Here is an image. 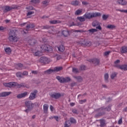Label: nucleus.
Here are the masks:
<instances>
[{"label":"nucleus","instance_id":"f257e3e1","mask_svg":"<svg viewBox=\"0 0 127 127\" xmlns=\"http://www.w3.org/2000/svg\"><path fill=\"white\" fill-rule=\"evenodd\" d=\"M41 52L33 50L32 52L34 56H41L42 53L44 52H52L53 51V48L49 45H43L41 46Z\"/></svg>","mask_w":127,"mask_h":127},{"label":"nucleus","instance_id":"f03ea898","mask_svg":"<svg viewBox=\"0 0 127 127\" xmlns=\"http://www.w3.org/2000/svg\"><path fill=\"white\" fill-rule=\"evenodd\" d=\"M8 39L10 42H16L18 41V38L16 36L15 32L13 30H11L9 33Z\"/></svg>","mask_w":127,"mask_h":127},{"label":"nucleus","instance_id":"7ed1b4c3","mask_svg":"<svg viewBox=\"0 0 127 127\" xmlns=\"http://www.w3.org/2000/svg\"><path fill=\"white\" fill-rule=\"evenodd\" d=\"M3 85L5 86V87H9V88H11V87H15V86H17L18 88H21V87H25V83H21L18 84L16 82H12L9 83H4Z\"/></svg>","mask_w":127,"mask_h":127},{"label":"nucleus","instance_id":"20e7f679","mask_svg":"<svg viewBox=\"0 0 127 127\" xmlns=\"http://www.w3.org/2000/svg\"><path fill=\"white\" fill-rule=\"evenodd\" d=\"M84 17L85 18L87 19H91V18H93V17H97L98 16H101L102 14L99 12H95V13H85L84 15Z\"/></svg>","mask_w":127,"mask_h":127},{"label":"nucleus","instance_id":"39448f33","mask_svg":"<svg viewBox=\"0 0 127 127\" xmlns=\"http://www.w3.org/2000/svg\"><path fill=\"white\" fill-rule=\"evenodd\" d=\"M56 78L60 83H68V82H70V81H71V78L69 77L64 78L57 76Z\"/></svg>","mask_w":127,"mask_h":127},{"label":"nucleus","instance_id":"423d86ee","mask_svg":"<svg viewBox=\"0 0 127 127\" xmlns=\"http://www.w3.org/2000/svg\"><path fill=\"white\" fill-rule=\"evenodd\" d=\"M63 70V67L62 66H57L54 67V69H48L46 72L48 73V74H51V73H53V72H59V71H61Z\"/></svg>","mask_w":127,"mask_h":127},{"label":"nucleus","instance_id":"0eeeda50","mask_svg":"<svg viewBox=\"0 0 127 127\" xmlns=\"http://www.w3.org/2000/svg\"><path fill=\"white\" fill-rule=\"evenodd\" d=\"M25 105L26 106L28 109L25 110V112L26 113H28V111H30V110H32V108L33 106V104L31 103L30 101H26L25 102Z\"/></svg>","mask_w":127,"mask_h":127},{"label":"nucleus","instance_id":"6e6552de","mask_svg":"<svg viewBox=\"0 0 127 127\" xmlns=\"http://www.w3.org/2000/svg\"><path fill=\"white\" fill-rule=\"evenodd\" d=\"M40 62H41V63H44V64H48L50 61H49L48 58L43 57L40 59Z\"/></svg>","mask_w":127,"mask_h":127},{"label":"nucleus","instance_id":"1a4fd4ad","mask_svg":"<svg viewBox=\"0 0 127 127\" xmlns=\"http://www.w3.org/2000/svg\"><path fill=\"white\" fill-rule=\"evenodd\" d=\"M37 94V90H35L33 92L31 93L30 95L29 98L30 100H34L36 98V95Z\"/></svg>","mask_w":127,"mask_h":127},{"label":"nucleus","instance_id":"9d476101","mask_svg":"<svg viewBox=\"0 0 127 127\" xmlns=\"http://www.w3.org/2000/svg\"><path fill=\"white\" fill-rule=\"evenodd\" d=\"M35 26L34 24H31L30 25H27L26 26V29L24 30V33L26 34L27 33V32L26 31H28L29 30H30V28H34Z\"/></svg>","mask_w":127,"mask_h":127},{"label":"nucleus","instance_id":"9b49d317","mask_svg":"<svg viewBox=\"0 0 127 127\" xmlns=\"http://www.w3.org/2000/svg\"><path fill=\"white\" fill-rule=\"evenodd\" d=\"M28 92H24L23 93H21L17 95V99H21L22 98H24V97H26L28 95Z\"/></svg>","mask_w":127,"mask_h":127},{"label":"nucleus","instance_id":"f8f14e48","mask_svg":"<svg viewBox=\"0 0 127 127\" xmlns=\"http://www.w3.org/2000/svg\"><path fill=\"white\" fill-rule=\"evenodd\" d=\"M90 62H92L95 66L97 65H99L100 64V60L97 59H93L92 60H90Z\"/></svg>","mask_w":127,"mask_h":127},{"label":"nucleus","instance_id":"ddd939ff","mask_svg":"<svg viewBox=\"0 0 127 127\" xmlns=\"http://www.w3.org/2000/svg\"><path fill=\"white\" fill-rule=\"evenodd\" d=\"M117 68H118V69H121V70H123L124 71H127V65L124 64V65H117Z\"/></svg>","mask_w":127,"mask_h":127},{"label":"nucleus","instance_id":"4468645a","mask_svg":"<svg viewBox=\"0 0 127 127\" xmlns=\"http://www.w3.org/2000/svg\"><path fill=\"white\" fill-rule=\"evenodd\" d=\"M51 97L52 98H54V99H59V98L61 97V94L60 93H55L52 94Z\"/></svg>","mask_w":127,"mask_h":127},{"label":"nucleus","instance_id":"2eb2a0df","mask_svg":"<svg viewBox=\"0 0 127 127\" xmlns=\"http://www.w3.org/2000/svg\"><path fill=\"white\" fill-rule=\"evenodd\" d=\"M11 94V92H4L0 93V97H7V96H9Z\"/></svg>","mask_w":127,"mask_h":127},{"label":"nucleus","instance_id":"dca6fc26","mask_svg":"<svg viewBox=\"0 0 127 127\" xmlns=\"http://www.w3.org/2000/svg\"><path fill=\"white\" fill-rule=\"evenodd\" d=\"M97 111L100 113H99V116H103L105 115V109L104 107H101L97 110Z\"/></svg>","mask_w":127,"mask_h":127},{"label":"nucleus","instance_id":"f3484780","mask_svg":"<svg viewBox=\"0 0 127 127\" xmlns=\"http://www.w3.org/2000/svg\"><path fill=\"white\" fill-rule=\"evenodd\" d=\"M117 3L121 5H126L127 3V1L126 0H118Z\"/></svg>","mask_w":127,"mask_h":127},{"label":"nucleus","instance_id":"a211bd4d","mask_svg":"<svg viewBox=\"0 0 127 127\" xmlns=\"http://www.w3.org/2000/svg\"><path fill=\"white\" fill-rule=\"evenodd\" d=\"M4 8V12H7V11H9L10 10H11V9H13L14 8L12 6H5Z\"/></svg>","mask_w":127,"mask_h":127},{"label":"nucleus","instance_id":"6ab92c4d","mask_svg":"<svg viewBox=\"0 0 127 127\" xmlns=\"http://www.w3.org/2000/svg\"><path fill=\"white\" fill-rule=\"evenodd\" d=\"M57 48L60 52H64V50H65V47L63 45L58 46Z\"/></svg>","mask_w":127,"mask_h":127},{"label":"nucleus","instance_id":"aec40b11","mask_svg":"<svg viewBox=\"0 0 127 127\" xmlns=\"http://www.w3.org/2000/svg\"><path fill=\"white\" fill-rule=\"evenodd\" d=\"M48 108H49V106L48 104H44L43 106V110L44 113L45 114H47V112H48Z\"/></svg>","mask_w":127,"mask_h":127},{"label":"nucleus","instance_id":"412c9836","mask_svg":"<svg viewBox=\"0 0 127 127\" xmlns=\"http://www.w3.org/2000/svg\"><path fill=\"white\" fill-rule=\"evenodd\" d=\"M121 53H127V46H123L121 49Z\"/></svg>","mask_w":127,"mask_h":127},{"label":"nucleus","instance_id":"4be33fe9","mask_svg":"<svg viewBox=\"0 0 127 127\" xmlns=\"http://www.w3.org/2000/svg\"><path fill=\"white\" fill-rule=\"evenodd\" d=\"M51 24H56L57 23H61V21L59 20H53L50 21Z\"/></svg>","mask_w":127,"mask_h":127},{"label":"nucleus","instance_id":"5701e85b","mask_svg":"<svg viewBox=\"0 0 127 127\" xmlns=\"http://www.w3.org/2000/svg\"><path fill=\"white\" fill-rule=\"evenodd\" d=\"M63 35H64L65 37H67L69 35V32L67 30H64L62 31Z\"/></svg>","mask_w":127,"mask_h":127},{"label":"nucleus","instance_id":"b1692460","mask_svg":"<svg viewBox=\"0 0 127 127\" xmlns=\"http://www.w3.org/2000/svg\"><path fill=\"white\" fill-rule=\"evenodd\" d=\"M82 12H83V9H78L75 12V15H80V14H81Z\"/></svg>","mask_w":127,"mask_h":127},{"label":"nucleus","instance_id":"393cba45","mask_svg":"<svg viewBox=\"0 0 127 127\" xmlns=\"http://www.w3.org/2000/svg\"><path fill=\"white\" fill-rule=\"evenodd\" d=\"M77 19L79 20V21L83 22L86 20V18L84 17V15L83 16L77 17Z\"/></svg>","mask_w":127,"mask_h":127},{"label":"nucleus","instance_id":"a878e982","mask_svg":"<svg viewBox=\"0 0 127 127\" xmlns=\"http://www.w3.org/2000/svg\"><path fill=\"white\" fill-rule=\"evenodd\" d=\"M80 3V2H79V1H77V0H75V1H72L71 2V4H72V5H79Z\"/></svg>","mask_w":127,"mask_h":127},{"label":"nucleus","instance_id":"bb28decb","mask_svg":"<svg viewBox=\"0 0 127 127\" xmlns=\"http://www.w3.org/2000/svg\"><path fill=\"white\" fill-rule=\"evenodd\" d=\"M71 126V123H70V121L69 120L66 121L65 122L64 127H70Z\"/></svg>","mask_w":127,"mask_h":127},{"label":"nucleus","instance_id":"cd10ccee","mask_svg":"<svg viewBox=\"0 0 127 127\" xmlns=\"http://www.w3.org/2000/svg\"><path fill=\"white\" fill-rule=\"evenodd\" d=\"M5 51L7 54H10L11 53V50L9 48H7L5 49Z\"/></svg>","mask_w":127,"mask_h":127},{"label":"nucleus","instance_id":"c85d7f7f","mask_svg":"<svg viewBox=\"0 0 127 127\" xmlns=\"http://www.w3.org/2000/svg\"><path fill=\"white\" fill-rule=\"evenodd\" d=\"M105 126H106V122L105 121V120H101L100 121V126L105 127Z\"/></svg>","mask_w":127,"mask_h":127},{"label":"nucleus","instance_id":"c756f323","mask_svg":"<svg viewBox=\"0 0 127 127\" xmlns=\"http://www.w3.org/2000/svg\"><path fill=\"white\" fill-rule=\"evenodd\" d=\"M16 75L17 77H19L20 78H23V76H22V73H21L20 72H17L16 73Z\"/></svg>","mask_w":127,"mask_h":127},{"label":"nucleus","instance_id":"7c9ffc66","mask_svg":"<svg viewBox=\"0 0 127 127\" xmlns=\"http://www.w3.org/2000/svg\"><path fill=\"white\" fill-rule=\"evenodd\" d=\"M107 28H109L110 29H114V28H116V26L114 25H108L107 26Z\"/></svg>","mask_w":127,"mask_h":127},{"label":"nucleus","instance_id":"2f4dec72","mask_svg":"<svg viewBox=\"0 0 127 127\" xmlns=\"http://www.w3.org/2000/svg\"><path fill=\"white\" fill-rule=\"evenodd\" d=\"M97 25H99V22L98 21H94L92 23V26L95 27L97 26Z\"/></svg>","mask_w":127,"mask_h":127},{"label":"nucleus","instance_id":"473e14b6","mask_svg":"<svg viewBox=\"0 0 127 127\" xmlns=\"http://www.w3.org/2000/svg\"><path fill=\"white\" fill-rule=\"evenodd\" d=\"M75 78L78 81V82H81V81L83 80V78L81 76H76Z\"/></svg>","mask_w":127,"mask_h":127},{"label":"nucleus","instance_id":"72a5a7b5","mask_svg":"<svg viewBox=\"0 0 127 127\" xmlns=\"http://www.w3.org/2000/svg\"><path fill=\"white\" fill-rule=\"evenodd\" d=\"M104 78H105V81H107L108 82V80L109 79V74L106 73L104 75Z\"/></svg>","mask_w":127,"mask_h":127},{"label":"nucleus","instance_id":"f704fd0d","mask_svg":"<svg viewBox=\"0 0 127 127\" xmlns=\"http://www.w3.org/2000/svg\"><path fill=\"white\" fill-rule=\"evenodd\" d=\"M115 77H117V73L114 72L111 74V79H114V78H115Z\"/></svg>","mask_w":127,"mask_h":127},{"label":"nucleus","instance_id":"c9c22d12","mask_svg":"<svg viewBox=\"0 0 127 127\" xmlns=\"http://www.w3.org/2000/svg\"><path fill=\"white\" fill-rule=\"evenodd\" d=\"M109 17V15L104 14L102 16L103 20H106Z\"/></svg>","mask_w":127,"mask_h":127},{"label":"nucleus","instance_id":"e433bc0d","mask_svg":"<svg viewBox=\"0 0 127 127\" xmlns=\"http://www.w3.org/2000/svg\"><path fill=\"white\" fill-rule=\"evenodd\" d=\"M72 72L73 73H79V70H78V69H77L75 67H73L72 68Z\"/></svg>","mask_w":127,"mask_h":127},{"label":"nucleus","instance_id":"4c0bfd02","mask_svg":"<svg viewBox=\"0 0 127 127\" xmlns=\"http://www.w3.org/2000/svg\"><path fill=\"white\" fill-rule=\"evenodd\" d=\"M117 11H120V12H124L125 13H127V10H121V9H116Z\"/></svg>","mask_w":127,"mask_h":127},{"label":"nucleus","instance_id":"58836bf2","mask_svg":"<svg viewBox=\"0 0 127 127\" xmlns=\"http://www.w3.org/2000/svg\"><path fill=\"white\" fill-rule=\"evenodd\" d=\"M31 2L33 3H39V2H40V0H32Z\"/></svg>","mask_w":127,"mask_h":127},{"label":"nucleus","instance_id":"ea45409f","mask_svg":"<svg viewBox=\"0 0 127 127\" xmlns=\"http://www.w3.org/2000/svg\"><path fill=\"white\" fill-rule=\"evenodd\" d=\"M70 122L71 123V124H76V120L74 119V118H70Z\"/></svg>","mask_w":127,"mask_h":127},{"label":"nucleus","instance_id":"a19ab883","mask_svg":"<svg viewBox=\"0 0 127 127\" xmlns=\"http://www.w3.org/2000/svg\"><path fill=\"white\" fill-rule=\"evenodd\" d=\"M22 76L23 77V76H27V75H28V71H24L23 72V73H22Z\"/></svg>","mask_w":127,"mask_h":127},{"label":"nucleus","instance_id":"79ce46f5","mask_svg":"<svg viewBox=\"0 0 127 127\" xmlns=\"http://www.w3.org/2000/svg\"><path fill=\"white\" fill-rule=\"evenodd\" d=\"M87 102V100L84 99V100H80L79 101V104H84V103H86Z\"/></svg>","mask_w":127,"mask_h":127},{"label":"nucleus","instance_id":"37998d69","mask_svg":"<svg viewBox=\"0 0 127 127\" xmlns=\"http://www.w3.org/2000/svg\"><path fill=\"white\" fill-rule=\"evenodd\" d=\"M120 62H121V61L119 60H117L115 62V66L116 67H117V66H119V65H118V64H119L120 63Z\"/></svg>","mask_w":127,"mask_h":127},{"label":"nucleus","instance_id":"c03bdc74","mask_svg":"<svg viewBox=\"0 0 127 127\" xmlns=\"http://www.w3.org/2000/svg\"><path fill=\"white\" fill-rule=\"evenodd\" d=\"M89 31L90 32H92V33H94V32H96L97 29H91L89 30Z\"/></svg>","mask_w":127,"mask_h":127},{"label":"nucleus","instance_id":"a18cd8bd","mask_svg":"<svg viewBox=\"0 0 127 127\" xmlns=\"http://www.w3.org/2000/svg\"><path fill=\"white\" fill-rule=\"evenodd\" d=\"M49 3V1L47 0L43 1V4H45V5H47V4H48Z\"/></svg>","mask_w":127,"mask_h":127},{"label":"nucleus","instance_id":"49530a36","mask_svg":"<svg viewBox=\"0 0 127 127\" xmlns=\"http://www.w3.org/2000/svg\"><path fill=\"white\" fill-rule=\"evenodd\" d=\"M17 66L18 67V69H21V68H22V67H23V65L21 64H18Z\"/></svg>","mask_w":127,"mask_h":127},{"label":"nucleus","instance_id":"de8ad7c7","mask_svg":"<svg viewBox=\"0 0 127 127\" xmlns=\"http://www.w3.org/2000/svg\"><path fill=\"white\" fill-rule=\"evenodd\" d=\"M122 124H123V118H121L118 121V125H122Z\"/></svg>","mask_w":127,"mask_h":127},{"label":"nucleus","instance_id":"09e8293b","mask_svg":"<svg viewBox=\"0 0 127 127\" xmlns=\"http://www.w3.org/2000/svg\"><path fill=\"white\" fill-rule=\"evenodd\" d=\"M52 119H55L57 121V122L59 121V117H58L57 116H54V117H52Z\"/></svg>","mask_w":127,"mask_h":127},{"label":"nucleus","instance_id":"8fccbe9b","mask_svg":"<svg viewBox=\"0 0 127 127\" xmlns=\"http://www.w3.org/2000/svg\"><path fill=\"white\" fill-rule=\"evenodd\" d=\"M43 28L44 29H48L49 28H50V26L46 25V26H42Z\"/></svg>","mask_w":127,"mask_h":127},{"label":"nucleus","instance_id":"3c124183","mask_svg":"<svg viewBox=\"0 0 127 127\" xmlns=\"http://www.w3.org/2000/svg\"><path fill=\"white\" fill-rule=\"evenodd\" d=\"M32 74H34V75H36L38 74V71L36 70H32Z\"/></svg>","mask_w":127,"mask_h":127},{"label":"nucleus","instance_id":"603ef678","mask_svg":"<svg viewBox=\"0 0 127 127\" xmlns=\"http://www.w3.org/2000/svg\"><path fill=\"white\" fill-rule=\"evenodd\" d=\"M80 70H86V66L85 65H81L80 66Z\"/></svg>","mask_w":127,"mask_h":127},{"label":"nucleus","instance_id":"864d4df0","mask_svg":"<svg viewBox=\"0 0 127 127\" xmlns=\"http://www.w3.org/2000/svg\"><path fill=\"white\" fill-rule=\"evenodd\" d=\"M111 53V51H108L104 53V56H107V55H109Z\"/></svg>","mask_w":127,"mask_h":127},{"label":"nucleus","instance_id":"5fc2aeb1","mask_svg":"<svg viewBox=\"0 0 127 127\" xmlns=\"http://www.w3.org/2000/svg\"><path fill=\"white\" fill-rule=\"evenodd\" d=\"M26 9H29V10H32L33 9V7L32 6H30L29 7H26Z\"/></svg>","mask_w":127,"mask_h":127},{"label":"nucleus","instance_id":"6e6d98bb","mask_svg":"<svg viewBox=\"0 0 127 127\" xmlns=\"http://www.w3.org/2000/svg\"><path fill=\"white\" fill-rule=\"evenodd\" d=\"M29 43H30L31 45H32L33 43H35V42H34V40L32 39V40L29 41Z\"/></svg>","mask_w":127,"mask_h":127},{"label":"nucleus","instance_id":"4d7b16f0","mask_svg":"<svg viewBox=\"0 0 127 127\" xmlns=\"http://www.w3.org/2000/svg\"><path fill=\"white\" fill-rule=\"evenodd\" d=\"M5 27H3V26H0V31H3V30H4L5 29Z\"/></svg>","mask_w":127,"mask_h":127},{"label":"nucleus","instance_id":"13d9d810","mask_svg":"<svg viewBox=\"0 0 127 127\" xmlns=\"http://www.w3.org/2000/svg\"><path fill=\"white\" fill-rule=\"evenodd\" d=\"M33 13H34V12L33 11H29L27 13V15H31V14H33Z\"/></svg>","mask_w":127,"mask_h":127},{"label":"nucleus","instance_id":"bf43d9fd","mask_svg":"<svg viewBox=\"0 0 127 127\" xmlns=\"http://www.w3.org/2000/svg\"><path fill=\"white\" fill-rule=\"evenodd\" d=\"M50 110L52 111V112H53L54 111V107L52 106V105L50 106Z\"/></svg>","mask_w":127,"mask_h":127},{"label":"nucleus","instance_id":"052dcab7","mask_svg":"<svg viewBox=\"0 0 127 127\" xmlns=\"http://www.w3.org/2000/svg\"><path fill=\"white\" fill-rule=\"evenodd\" d=\"M62 57H61V56H57V60H60L61 59Z\"/></svg>","mask_w":127,"mask_h":127},{"label":"nucleus","instance_id":"680f3d73","mask_svg":"<svg viewBox=\"0 0 127 127\" xmlns=\"http://www.w3.org/2000/svg\"><path fill=\"white\" fill-rule=\"evenodd\" d=\"M97 29H99V30H102V27H101V26L99 25L98 26L96 27Z\"/></svg>","mask_w":127,"mask_h":127},{"label":"nucleus","instance_id":"e2e57ef3","mask_svg":"<svg viewBox=\"0 0 127 127\" xmlns=\"http://www.w3.org/2000/svg\"><path fill=\"white\" fill-rule=\"evenodd\" d=\"M75 32H83V30H75Z\"/></svg>","mask_w":127,"mask_h":127},{"label":"nucleus","instance_id":"0e129e2a","mask_svg":"<svg viewBox=\"0 0 127 127\" xmlns=\"http://www.w3.org/2000/svg\"><path fill=\"white\" fill-rule=\"evenodd\" d=\"M88 3L86 2L85 1H82V4H84V5H86Z\"/></svg>","mask_w":127,"mask_h":127},{"label":"nucleus","instance_id":"69168bd1","mask_svg":"<svg viewBox=\"0 0 127 127\" xmlns=\"http://www.w3.org/2000/svg\"><path fill=\"white\" fill-rule=\"evenodd\" d=\"M102 87H103V88H108V86H107L106 85V84H103V85H102Z\"/></svg>","mask_w":127,"mask_h":127},{"label":"nucleus","instance_id":"338daca9","mask_svg":"<svg viewBox=\"0 0 127 127\" xmlns=\"http://www.w3.org/2000/svg\"><path fill=\"white\" fill-rule=\"evenodd\" d=\"M73 113H74V114H77V110H76L75 109L73 110L72 111Z\"/></svg>","mask_w":127,"mask_h":127},{"label":"nucleus","instance_id":"774afa93","mask_svg":"<svg viewBox=\"0 0 127 127\" xmlns=\"http://www.w3.org/2000/svg\"><path fill=\"white\" fill-rule=\"evenodd\" d=\"M124 112H127V107L125 108L124 109Z\"/></svg>","mask_w":127,"mask_h":127}]
</instances>
